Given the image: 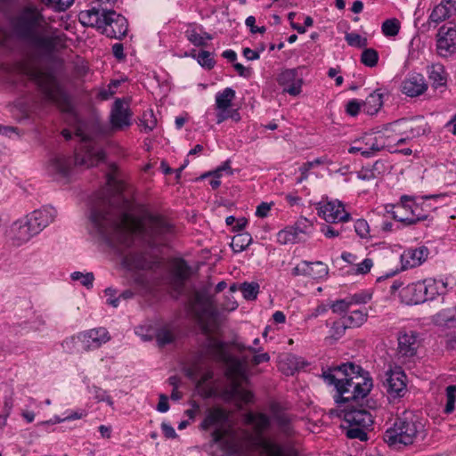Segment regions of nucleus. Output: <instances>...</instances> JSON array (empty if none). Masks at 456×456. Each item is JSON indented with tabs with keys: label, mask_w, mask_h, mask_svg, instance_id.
<instances>
[{
	"label": "nucleus",
	"mask_w": 456,
	"mask_h": 456,
	"mask_svg": "<svg viewBox=\"0 0 456 456\" xmlns=\"http://www.w3.org/2000/svg\"><path fill=\"white\" fill-rule=\"evenodd\" d=\"M117 167L110 165L105 187L97 192L90 214V232L122 252L134 242L131 203L122 194Z\"/></svg>",
	"instance_id": "nucleus-1"
},
{
	"label": "nucleus",
	"mask_w": 456,
	"mask_h": 456,
	"mask_svg": "<svg viewBox=\"0 0 456 456\" xmlns=\"http://www.w3.org/2000/svg\"><path fill=\"white\" fill-rule=\"evenodd\" d=\"M195 301L201 305V311L197 313V318L207 337L200 350V357L226 365L225 375L230 383L224 394L227 400L242 403H251L254 397L252 392L244 389L241 386L242 381L246 379L242 362L227 351L224 342L212 336L214 328L210 322H216V312L210 297L197 292Z\"/></svg>",
	"instance_id": "nucleus-2"
},
{
	"label": "nucleus",
	"mask_w": 456,
	"mask_h": 456,
	"mask_svg": "<svg viewBox=\"0 0 456 456\" xmlns=\"http://www.w3.org/2000/svg\"><path fill=\"white\" fill-rule=\"evenodd\" d=\"M17 37L25 42L39 57H51L64 45L65 35L47 21L34 4L23 6L13 20Z\"/></svg>",
	"instance_id": "nucleus-3"
},
{
	"label": "nucleus",
	"mask_w": 456,
	"mask_h": 456,
	"mask_svg": "<svg viewBox=\"0 0 456 456\" xmlns=\"http://www.w3.org/2000/svg\"><path fill=\"white\" fill-rule=\"evenodd\" d=\"M322 376L328 385L335 387L337 395L334 400L340 407L364 398L373 387L369 373L352 362L329 368L322 371Z\"/></svg>",
	"instance_id": "nucleus-4"
},
{
	"label": "nucleus",
	"mask_w": 456,
	"mask_h": 456,
	"mask_svg": "<svg viewBox=\"0 0 456 456\" xmlns=\"http://www.w3.org/2000/svg\"><path fill=\"white\" fill-rule=\"evenodd\" d=\"M81 142L79 151L75 153L74 162L70 157L56 154L53 156L47 164V173L56 179L67 178L71 172L73 164L86 166V167L97 165L105 158L102 150L96 148L90 136L81 127H77L75 133Z\"/></svg>",
	"instance_id": "nucleus-5"
},
{
	"label": "nucleus",
	"mask_w": 456,
	"mask_h": 456,
	"mask_svg": "<svg viewBox=\"0 0 456 456\" xmlns=\"http://www.w3.org/2000/svg\"><path fill=\"white\" fill-rule=\"evenodd\" d=\"M425 426L420 418L411 411H404L398 417L393 427L383 434V440L388 446L401 449L413 444L418 439H424Z\"/></svg>",
	"instance_id": "nucleus-6"
},
{
	"label": "nucleus",
	"mask_w": 456,
	"mask_h": 456,
	"mask_svg": "<svg viewBox=\"0 0 456 456\" xmlns=\"http://www.w3.org/2000/svg\"><path fill=\"white\" fill-rule=\"evenodd\" d=\"M18 69L21 75L37 85L47 102H59L63 98V90L52 72L28 62L20 63Z\"/></svg>",
	"instance_id": "nucleus-7"
},
{
	"label": "nucleus",
	"mask_w": 456,
	"mask_h": 456,
	"mask_svg": "<svg viewBox=\"0 0 456 456\" xmlns=\"http://www.w3.org/2000/svg\"><path fill=\"white\" fill-rule=\"evenodd\" d=\"M387 212L391 213L393 218L406 224L411 225L427 219V215L422 213L419 206L406 195L401 197V202L396 205L386 207Z\"/></svg>",
	"instance_id": "nucleus-8"
},
{
	"label": "nucleus",
	"mask_w": 456,
	"mask_h": 456,
	"mask_svg": "<svg viewBox=\"0 0 456 456\" xmlns=\"http://www.w3.org/2000/svg\"><path fill=\"white\" fill-rule=\"evenodd\" d=\"M390 134L386 131V126L381 131H375L365 134L361 139L355 142L354 146L350 147L349 152H361L363 157L369 158L376 152L389 146Z\"/></svg>",
	"instance_id": "nucleus-9"
},
{
	"label": "nucleus",
	"mask_w": 456,
	"mask_h": 456,
	"mask_svg": "<svg viewBox=\"0 0 456 456\" xmlns=\"http://www.w3.org/2000/svg\"><path fill=\"white\" fill-rule=\"evenodd\" d=\"M314 225L306 218H299L295 224L285 227L277 233V240L280 244H295L306 240L312 234Z\"/></svg>",
	"instance_id": "nucleus-10"
},
{
	"label": "nucleus",
	"mask_w": 456,
	"mask_h": 456,
	"mask_svg": "<svg viewBox=\"0 0 456 456\" xmlns=\"http://www.w3.org/2000/svg\"><path fill=\"white\" fill-rule=\"evenodd\" d=\"M102 33L110 38L121 39L128 30L126 19L114 10H102Z\"/></svg>",
	"instance_id": "nucleus-11"
},
{
	"label": "nucleus",
	"mask_w": 456,
	"mask_h": 456,
	"mask_svg": "<svg viewBox=\"0 0 456 456\" xmlns=\"http://www.w3.org/2000/svg\"><path fill=\"white\" fill-rule=\"evenodd\" d=\"M428 124L423 118H416L412 119H398L386 125V131L399 134L406 135L408 139H413L423 135L427 132Z\"/></svg>",
	"instance_id": "nucleus-12"
},
{
	"label": "nucleus",
	"mask_w": 456,
	"mask_h": 456,
	"mask_svg": "<svg viewBox=\"0 0 456 456\" xmlns=\"http://www.w3.org/2000/svg\"><path fill=\"white\" fill-rule=\"evenodd\" d=\"M123 265L130 271L155 272L161 267L158 257L144 252H130L123 257Z\"/></svg>",
	"instance_id": "nucleus-13"
},
{
	"label": "nucleus",
	"mask_w": 456,
	"mask_h": 456,
	"mask_svg": "<svg viewBox=\"0 0 456 456\" xmlns=\"http://www.w3.org/2000/svg\"><path fill=\"white\" fill-rule=\"evenodd\" d=\"M382 382L390 398L403 397L407 392L406 375L400 367L386 371Z\"/></svg>",
	"instance_id": "nucleus-14"
},
{
	"label": "nucleus",
	"mask_w": 456,
	"mask_h": 456,
	"mask_svg": "<svg viewBox=\"0 0 456 456\" xmlns=\"http://www.w3.org/2000/svg\"><path fill=\"white\" fill-rule=\"evenodd\" d=\"M437 53L444 58L453 56L456 53V28L453 26L443 25L436 35Z\"/></svg>",
	"instance_id": "nucleus-15"
},
{
	"label": "nucleus",
	"mask_w": 456,
	"mask_h": 456,
	"mask_svg": "<svg viewBox=\"0 0 456 456\" xmlns=\"http://www.w3.org/2000/svg\"><path fill=\"white\" fill-rule=\"evenodd\" d=\"M341 411L344 420L351 426L370 427L373 423L372 415L357 401L346 403Z\"/></svg>",
	"instance_id": "nucleus-16"
},
{
	"label": "nucleus",
	"mask_w": 456,
	"mask_h": 456,
	"mask_svg": "<svg viewBox=\"0 0 456 456\" xmlns=\"http://www.w3.org/2000/svg\"><path fill=\"white\" fill-rule=\"evenodd\" d=\"M145 232L151 239L159 240L173 233L174 225L163 216L150 214L146 218Z\"/></svg>",
	"instance_id": "nucleus-17"
},
{
	"label": "nucleus",
	"mask_w": 456,
	"mask_h": 456,
	"mask_svg": "<svg viewBox=\"0 0 456 456\" xmlns=\"http://www.w3.org/2000/svg\"><path fill=\"white\" fill-rule=\"evenodd\" d=\"M77 338L86 351H91L110 341V336L105 328L100 327L79 333Z\"/></svg>",
	"instance_id": "nucleus-18"
},
{
	"label": "nucleus",
	"mask_w": 456,
	"mask_h": 456,
	"mask_svg": "<svg viewBox=\"0 0 456 456\" xmlns=\"http://www.w3.org/2000/svg\"><path fill=\"white\" fill-rule=\"evenodd\" d=\"M397 340V354L400 359L405 361L416 355L420 345L417 332L412 330L401 331L398 334Z\"/></svg>",
	"instance_id": "nucleus-19"
},
{
	"label": "nucleus",
	"mask_w": 456,
	"mask_h": 456,
	"mask_svg": "<svg viewBox=\"0 0 456 456\" xmlns=\"http://www.w3.org/2000/svg\"><path fill=\"white\" fill-rule=\"evenodd\" d=\"M319 214L330 224L344 223L350 219V214L346 212L343 204L338 200L324 203L320 207Z\"/></svg>",
	"instance_id": "nucleus-20"
},
{
	"label": "nucleus",
	"mask_w": 456,
	"mask_h": 456,
	"mask_svg": "<svg viewBox=\"0 0 456 456\" xmlns=\"http://www.w3.org/2000/svg\"><path fill=\"white\" fill-rule=\"evenodd\" d=\"M278 84L283 87V92L297 96L301 93L303 79L298 76L297 69H287L281 72L277 78Z\"/></svg>",
	"instance_id": "nucleus-21"
},
{
	"label": "nucleus",
	"mask_w": 456,
	"mask_h": 456,
	"mask_svg": "<svg viewBox=\"0 0 456 456\" xmlns=\"http://www.w3.org/2000/svg\"><path fill=\"white\" fill-rule=\"evenodd\" d=\"M191 268L186 261L179 259L175 262L171 273L170 284L177 293H182L187 280L191 277Z\"/></svg>",
	"instance_id": "nucleus-22"
},
{
	"label": "nucleus",
	"mask_w": 456,
	"mask_h": 456,
	"mask_svg": "<svg viewBox=\"0 0 456 456\" xmlns=\"http://www.w3.org/2000/svg\"><path fill=\"white\" fill-rule=\"evenodd\" d=\"M56 215L57 211L53 207H44L33 211L26 217L29 220L34 231L39 233L54 221Z\"/></svg>",
	"instance_id": "nucleus-23"
},
{
	"label": "nucleus",
	"mask_w": 456,
	"mask_h": 456,
	"mask_svg": "<svg viewBox=\"0 0 456 456\" xmlns=\"http://www.w3.org/2000/svg\"><path fill=\"white\" fill-rule=\"evenodd\" d=\"M132 113L127 104L121 99H117L110 112V123L115 129H122L131 125Z\"/></svg>",
	"instance_id": "nucleus-24"
},
{
	"label": "nucleus",
	"mask_w": 456,
	"mask_h": 456,
	"mask_svg": "<svg viewBox=\"0 0 456 456\" xmlns=\"http://www.w3.org/2000/svg\"><path fill=\"white\" fill-rule=\"evenodd\" d=\"M429 250L425 246L407 248L401 255L402 269L405 270L419 266L427 260Z\"/></svg>",
	"instance_id": "nucleus-25"
},
{
	"label": "nucleus",
	"mask_w": 456,
	"mask_h": 456,
	"mask_svg": "<svg viewBox=\"0 0 456 456\" xmlns=\"http://www.w3.org/2000/svg\"><path fill=\"white\" fill-rule=\"evenodd\" d=\"M428 89L425 77L419 73L409 75L401 84L403 94L410 97H416L424 94Z\"/></svg>",
	"instance_id": "nucleus-26"
},
{
	"label": "nucleus",
	"mask_w": 456,
	"mask_h": 456,
	"mask_svg": "<svg viewBox=\"0 0 456 456\" xmlns=\"http://www.w3.org/2000/svg\"><path fill=\"white\" fill-rule=\"evenodd\" d=\"M316 267V271H314V266L308 264V261H302L296 267L292 269L293 276H308L313 279H322L326 277L329 273V268L327 265L321 261H316L313 264Z\"/></svg>",
	"instance_id": "nucleus-27"
},
{
	"label": "nucleus",
	"mask_w": 456,
	"mask_h": 456,
	"mask_svg": "<svg viewBox=\"0 0 456 456\" xmlns=\"http://www.w3.org/2000/svg\"><path fill=\"white\" fill-rule=\"evenodd\" d=\"M402 302L406 305H418L426 301L421 281L403 287L399 293Z\"/></svg>",
	"instance_id": "nucleus-28"
},
{
	"label": "nucleus",
	"mask_w": 456,
	"mask_h": 456,
	"mask_svg": "<svg viewBox=\"0 0 456 456\" xmlns=\"http://www.w3.org/2000/svg\"><path fill=\"white\" fill-rule=\"evenodd\" d=\"M228 420V413L220 407H213L208 410L200 427L208 430L212 427H224Z\"/></svg>",
	"instance_id": "nucleus-29"
},
{
	"label": "nucleus",
	"mask_w": 456,
	"mask_h": 456,
	"mask_svg": "<svg viewBox=\"0 0 456 456\" xmlns=\"http://www.w3.org/2000/svg\"><path fill=\"white\" fill-rule=\"evenodd\" d=\"M432 322L442 330L453 329L456 326V307L442 309L432 316Z\"/></svg>",
	"instance_id": "nucleus-30"
},
{
	"label": "nucleus",
	"mask_w": 456,
	"mask_h": 456,
	"mask_svg": "<svg viewBox=\"0 0 456 456\" xmlns=\"http://www.w3.org/2000/svg\"><path fill=\"white\" fill-rule=\"evenodd\" d=\"M13 240L18 244H22L28 241L33 236L38 234L37 232L34 231L32 225H30L29 220L26 217L25 220L15 222L12 225Z\"/></svg>",
	"instance_id": "nucleus-31"
},
{
	"label": "nucleus",
	"mask_w": 456,
	"mask_h": 456,
	"mask_svg": "<svg viewBox=\"0 0 456 456\" xmlns=\"http://www.w3.org/2000/svg\"><path fill=\"white\" fill-rule=\"evenodd\" d=\"M424 295L427 300H433L438 295H444L447 291V281L428 278L421 281Z\"/></svg>",
	"instance_id": "nucleus-32"
},
{
	"label": "nucleus",
	"mask_w": 456,
	"mask_h": 456,
	"mask_svg": "<svg viewBox=\"0 0 456 456\" xmlns=\"http://www.w3.org/2000/svg\"><path fill=\"white\" fill-rule=\"evenodd\" d=\"M452 11H456V7L452 0H442L432 11L429 20L435 23L441 22L449 18Z\"/></svg>",
	"instance_id": "nucleus-33"
},
{
	"label": "nucleus",
	"mask_w": 456,
	"mask_h": 456,
	"mask_svg": "<svg viewBox=\"0 0 456 456\" xmlns=\"http://www.w3.org/2000/svg\"><path fill=\"white\" fill-rule=\"evenodd\" d=\"M382 104V94L379 91H374L362 102V109L365 113L374 115L381 108Z\"/></svg>",
	"instance_id": "nucleus-34"
},
{
	"label": "nucleus",
	"mask_w": 456,
	"mask_h": 456,
	"mask_svg": "<svg viewBox=\"0 0 456 456\" xmlns=\"http://www.w3.org/2000/svg\"><path fill=\"white\" fill-rule=\"evenodd\" d=\"M79 19L84 25L96 27L100 29V25L102 23V12H101L95 8L84 11L80 12Z\"/></svg>",
	"instance_id": "nucleus-35"
},
{
	"label": "nucleus",
	"mask_w": 456,
	"mask_h": 456,
	"mask_svg": "<svg viewBox=\"0 0 456 456\" xmlns=\"http://www.w3.org/2000/svg\"><path fill=\"white\" fill-rule=\"evenodd\" d=\"M235 99V91L231 87H226L216 94V108L228 110L232 107V101Z\"/></svg>",
	"instance_id": "nucleus-36"
},
{
	"label": "nucleus",
	"mask_w": 456,
	"mask_h": 456,
	"mask_svg": "<svg viewBox=\"0 0 456 456\" xmlns=\"http://www.w3.org/2000/svg\"><path fill=\"white\" fill-rule=\"evenodd\" d=\"M367 312L361 310L351 311L349 314L342 315L343 320L348 329L358 328L367 321Z\"/></svg>",
	"instance_id": "nucleus-37"
},
{
	"label": "nucleus",
	"mask_w": 456,
	"mask_h": 456,
	"mask_svg": "<svg viewBox=\"0 0 456 456\" xmlns=\"http://www.w3.org/2000/svg\"><path fill=\"white\" fill-rule=\"evenodd\" d=\"M279 430L288 437L294 436L295 430L292 425V418L286 413H279L274 417Z\"/></svg>",
	"instance_id": "nucleus-38"
},
{
	"label": "nucleus",
	"mask_w": 456,
	"mask_h": 456,
	"mask_svg": "<svg viewBox=\"0 0 456 456\" xmlns=\"http://www.w3.org/2000/svg\"><path fill=\"white\" fill-rule=\"evenodd\" d=\"M428 74L435 87L443 86L446 82L444 69L441 64H433L428 67Z\"/></svg>",
	"instance_id": "nucleus-39"
},
{
	"label": "nucleus",
	"mask_w": 456,
	"mask_h": 456,
	"mask_svg": "<svg viewBox=\"0 0 456 456\" xmlns=\"http://www.w3.org/2000/svg\"><path fill=\"white\" fill-rule=\"evenodd\" d=\"M251 241L252 238L249 233H240L233 237L231 246L233 251L241 252L249 246Z\"/></svg>",
	"instance_id": "nucleus-40"
},
{
	"label": "nucleus",
	"mask_w": 456,
	"mask_h": 456,
	"mask_svg": "<svg viewBox=\"0 0 456 456\" xmlns=\"http://www.w3.org/2000/svg\"><path fill=\"white\" fill-rule=\"evenodd\" d=\"M240 290L246 300H255L259 293L257 282H243L240 284Z\"/></svg>",
	"instance_id": "nucleus-41"
},
{
	"label": "nucleus",
	"mask_w": 456,
	"mask_h": 456,
	"mask_svg": "<svg viewBox=\"0 0 456 456\" xmlns=\"http://www.w3.org/2000/svg\"><path fill=\"white\" fill-rule=\"evenodd\" d=\"M401 28L400 21L395 19L386 20L381 26V30L386 37H395L398 35Z\"/></svg>",
	"instance_id": "nucleus-42"
},
{
	"label": "nucleus",
	"mask_w": 456,
	"mask_h": 456,
	"mask_svg": "<svg viewBox=\"0 0 456 456\" xmlns=\"http://www.w3.org/2000/svg\"><path fill=\"white\" fill-rule=\"evenodd\" d=\"M347 329L348 328L346 325L345 321L341 317L332 323L330 330V338L334 340H338L345 335V332Z\"/></svg>",
	"instance_id": "nucleus-43"
},
{
	"label": "nucleus",
	"mask_w": 456,
	"mask_h": 456,
	"mask_svg": "<svg viewBox=\"0 0 456 456\" xmlns=\"http://www.w3.org/2000/svg\"><path fill=\"white\" fill-rule=\"evenodd\" d=\"M369 427H361V426H351L349 425L348 429L346 430V436L350 439H359L360 441H367L368 435L365 432V429Z\"/></svg>",
	"instance_id": "nucleus-44"
},
{
	"label": "nucleus",
	"mask_w": 456,
	"mask_h": 456,
	"mask_svg": "<svg viewBox=\"0 0 456 456\" xmlns=\"http://www.w3.org/2000/svg\"><path fill=\"white\" fill-rule=\"evenodd\" d=\"M379 61L378 52L372 48L365 49L361 55V61L367 67H374Z\"/></svg>",
	"instance_id": "nucleus-45"
},
{
	"label": "nucleus",
	"mask_w": 456,
	"mask_h": 456,
	"mask_svg": "<svg viewBox=\"0 0 456 456\" xmlns=\"http://www.w3.org/2000/svg\"><path fill=\"white\" fill-rule=\"evenodd\" d=\"M175 334L167 328H162L156 333V339L159 346H164L175 340Z\"/></svg>",
	"instance_id": "nucleus-46"
},
{
	"label": "nucleus",
	"mask_w": 456,
	"mask_h": 456,
	"mask_svg": "<svg viewBox=\"0 0 456 456\" xmlns=\"http://www.w3.org/2000/svg\"><path fill=\"white\" fill-rule=\"evenodd\" d=\"M446 398L447 402L444 407V413H452L455 409L456 400V385H451L446 388Z\"/></svg>",
	"instance_id": "nucleus-47"
},
{
	"label": "nucleus",
	"mask_w": 456,
	"mask_h": 456,
	"mask_svg": "<svg viewBox=\"0 0 456 456\" xmlns=\"http://www.w3.org/2000/svg\"><path fill=\"white\" fill-rule=\"evenodd\" d=\"M70 277L73 281H80V283L83 286L86 287L87 289L93 287V283L94 281V276L93 273H83L81 272H74L71 273Z\"/></svg>",
	"instance_id": "nucleus-48"
},
{
	"label": "nucleus",
	"mask_w": 456,
	"mask_h": 456,
	"mask_svg": "<svg viewBox=\"0 0 456 456\" xmlns=\"http://www.w3.org/2000/svg\"><path fill=\"white\" fill-rule=\"evenodd\" d=\"M350 307H351L350 300H348L347 297L344 298V299L337 300L330 305V308L332 310V312L334 314H343V315L347 314L346 313L349 311Z\"/></svg>",
	"instance_id": "nucleus-49"
},
{
	"label": "nucleus",
	"mask_w": 456,
	"mask_h": 456,
	"mask_svg": "<svg viewBox=\"0 0 456 456\" xmlns=\"http://www.w3.org/2000/svg\"><path fill=\"white\" fill-rule=\"evenodd\" d=\"M345 39L350 46H354L358 48L365 47L368 43L365 37H362L361 35L357 33H346L345 36Z\"/></svg>",
	"instance_id": "nucleus-50"
},
{
	"label": "nucleus",
	"mask_w": 456,
	"mask_h": 456,
	"mask_svg": "<svg viewBox=\"0 0 456 456\" xmlns=\"http://www.w3.org/2000/svg\"><path fill=\"white\" fill-rule=\"evenodd\" d=\"M187 39L195 46L206 45L205 37L198 33L195 28H188L185 31Z\"/></svg>",
	"instance_id": "nucleus-51"
},
{
	"label": "nucleus",
	"mask_w": 456,
	"mask_h": 456,
	"mask_svg": "<svg viewBox=\"0 0 456 456\" xmlns=\"http://www.w3.org/2000/svg\"><path fill=\"white\" fill-rule=\"evenodd\" d=\"M141 122L145 132L152 131L157 125V119L153 114V111L150 110L144 112Z\"/></svg>",
	"instance_id": "nucleus-52"
},
{
	"label": "nucleus",
	"mask_w": 456,
	"mask_h": 456,
	"mask_svg": "<svg viewBox=\"0 0 456 456\" xmlns=\"http://www.w3.org/2000/svg\"><path fill=\"white\" fill-rule=\"evenodd\" d=\"M90 392L98 402H106L110 406L113 405L112 399L102 388L94 386Z\"/></svg>",
	"instance_id": "nucleus-53"
},
{
	"label": "nucleus",
	"mask_w": 456,
	"mask_h": 456,
	"mask_svg": "<svg viewBox=\"0 0 456 456\" xmlns=\"http://www.w3.org/2000/svg\"><path fill=\"white\" fill-rule=\"evenodd\" d=\"M198 62L204 68L208 69H212L215 65V61L211 57V53L208 51H201L198 55Z\"/></svg>",
	"instance_id": "nucleus-54"
},
{
	"label": "nucleus",
	"mask_w": 456,
	"mask_h": 456,
	"mask_svg": "<svg viewBox=\"0 0 456 456\" xmlns=\"http://www.w3.org/2000/svg\"><path fill=\"white\" fill-rule=\"evenodd\" d=\"M354 231L361 238H367L370 235V227L367 221L358 219L354 224Z\"/></svg>",
	"instance_id": "nucleus-55"
},
{
	"label": "nucleus",
	"mask_w": 456,
	"mask_h": 456,
	"mask_svg": "<svg viewBox=\"0 0 456 456\" xmlns=\"http://www.w3.org/2000/svg\"><path fill=\"white\" fill-rule=\"evenodd\" d=\"M73 2L74 0H44L43 3L54 7L58 11H65Z\"/></svg>",
	"instance_id": "nucleus-56"
},
{
	"label": "nucleus",
	"mask_w": 456,
	"mask_h": 456,
	"mask_svg": "<svg viewBox=\"0 0 456 456\" xmlns=\"http://www.w3.org/2000/svg\"><path fill=\"white\" fill-rule=\"evenodd\" d=\"M325 162H326V159L325 158H317V159H315L313 161H307V162L304 163L299 167V171H300V173H304V174L305 173H308L309 170L312 169L313 167L320 166V165H322Z\"/></svg>",
	"instance_id": "nucleus-57"
},
{
	"label": "nucleus",
	"mask_w": 456,
	"mask_h": 456,
	"mask_svg": "<svg viewBox=\"0 0 456 456\" xmlns=\"http://www.w3.org/2000/svg\"><path fill=\"white\" fill-rule=\"evenodd\" d=\"M321 232L326 238L332 239L339 236L342 233L343 229L342 227L340 229H336L331 225H323L321 229Z\"/></svg>",
	"instance_id": "nucleus-58"
},
{
	"label": "nucleus",
	"mask_w": 456,
	"mask_h": 456,
	"mask_svg": "<svg viewBox=\"0 0 456 456\" xmlns=\"http://www.w3.org/2000/svg\"><path fill=\"white\" fill-rule=\"evenodd\" d=\"M362 106V104L357 100L349 101L346 104V113L352 117H355L359 113Z\"/></svg>",
	"instance_id": "nucleus-59"
},
{
	"label": "nucleus",
	"mask_w": 456,
	"mask_h": 456,
	"mask_svg": "<svg viewBox=\"0 0 456 456\" xmlns=\"http://www.w3.org/2000/svg\"><path fill=\"white\" fill-rule=\"evenodd\" d=\"M255 22H256V18L254 16H248L247 19H246V25L250 29V32L253 33V34H256V33H265L266 28L265 27L262 26V27H255Z\"/></svg>",
	"instance_id": "nucleus-60"
},
{
	"label": "nucleus",
	"mask_w": 456,
	"mask_h": 456,
	"mask_svg": "<svg viewBox=\"0 0 456 456\" xmlns=\"http://www.w3.org/2000/svg\"><path fill=\"white\" fill-rule=\"evenodd\" d=\"M350 300L351 305L354 304H365L370 299V296L368 294H354L352 297H347Z\"/></svg>",
	"instance_id": "nucleus-61"
},
{
	"label": "nucleus",
	"mask_w": 456,
	"mask_h": 456,
	"mask_svg": "<svg viewBox=\"0 0 456 456\" xmlns=\"http://www.w3.org/2000/svg\"><path fill=\"white\" fill-rule=\"evenodd\" d=\"M357 177L363 181H370L376 179L374 173L369 167H362L358 173Z\"/></svg>",
	"instance_id": "nucleus-62"
},
{
	"label": "nucleus",
	"mask_w": 456,
	"mask_h": 456,
	"mask_svg": "<svg viewBox=\"0 0 456 456\" xmlns=\"http://www.w3.org/2000/svg\"><path fill=\"white\" fill-rule=\"evenodd\" d=\"M161 429H162V432L164 434V436L167 437V438H175L177 437V435L175 433V430L174 429V428L167 423V422H163L161 424Z\"/></svg>",
	"instance_id": "nucleus-63"
},
{
	"label": "nucleus",
	"mask_w": 456,
	"mask_h": 456,
	"mask_svg": "<svg viewBox=\"0 0 456 456\" xmlns=\"http://www.w3.org/2000/svg\"><path fill=\"white\" fill-rule=\"evenodd\" d=\"M373 265L370 258H365L362 263L358 265L357 272L360 273H367L370 271Z\"/></svg>",
	"instance_id": "nucleus-64"
}]
</instances>
